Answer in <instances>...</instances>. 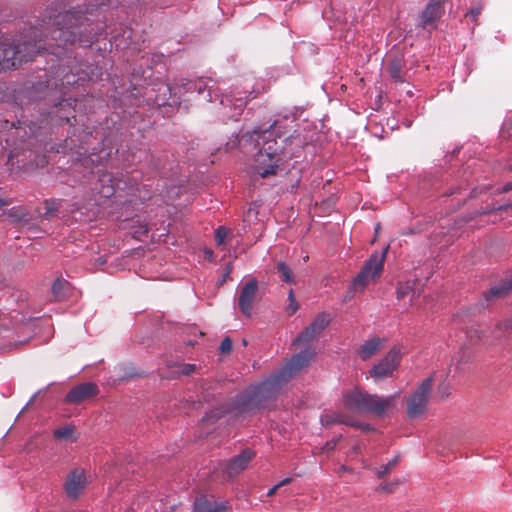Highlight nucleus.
I'll list each match as a JSON object with an SVG mask.
<instances>
[{"label": "nucleus", "mask_w": 512, "mask_h": 512, "mask_svg": "<svg viewBox=\"0 0 512 512\" xmlns=\"http://www.w3.org/2000/svg\"><path fill=\"white\" fill-rule=\"evenodd\" d=\"M52 24L49 36L42 39L38 27L24 28L18 39L0 32V71H5L32 61L41 50L59 55L57 49H68L76 43L83 47L92 45L104 32L105 24L98 6L89 5L84 10L73 9L58 13L48 20L42 19V27Z\"/></svg>", "instance_id": "f257e3e1"}, {"label": "nucleus", "mask_w": 512, "mask_h": 512, "mask_svg": "<svg viewBox=\"0 0 512 512\" xmlns=\"http://www.w3.org/2000/svg\"><path fill=\"white\" fill-rule=\"evenodd\" d=\"M313 357V350L309 348L302 350L295 354L279 371L258 384V411L268 409L270 407L268 402L274 400L282 386L308 366Z\"/></svg>", "instance_id": "f03ea898"}, {"label": "nucleus", "mask_w": 512, "mask_h": 512, "mask_svg": "<svg viewBox=\"0 0 512 512\" xmlns=\"http://www.w3.org/2000/svg\"><path fill=\"white\" fill-rule=\"evenodd\" d=\"M276 121L268 128L258 126V141L262 140V148L258 150V175L266 178L275 175L279 165L295 156L294 149L281 146L277 139L281 136L276 133Z\"/></svg>", "instance_id": "7ed1b4c3"}, {"label": "nucleus", "mask_w": 512, "mask_h": 512, "mask_svg": "<svg viewBox=\"0 0 512 512\" xmlns=\"http://www.w3.org/2000/svg\"><path fill=\"white\" fill-rule=\"evenodd\" d=\"M399 395L400 393L397 392L393 395L382 397L356 388L343 395V404L349 410L382 417L395 407Z\"/></svg>", "instance_id": "20e7f679"}, {"label": "nucleus", "mask_w": 512, "mask_h": 512, "mask_svg": "<svg viewBox=\"0 0 512 512\" xmlns=\"http://www.w3.org/2000/svg\"><path fill=\"white\" fill-rule=\"evenodd\" d=\"M255 403L256 386L250 385L247 390L237 395L236 400L233 403V406L230 407L229 409L220 407L206 413V415L202 418V424H213L226 413H233L235 416H238L252 409Z\"/></svg>", "instance_id": "39448f33"}, {"label": "nucleus", "mask_w": 512, "mask_h": 512, "mask_svg": "<svg viewBox=\"0 0 512 512\" xmlns=\"http://www.w3.org/2000/svg\"><path fill=\"white\" fill-rule=\"evenodd\" d=\"M388 246L381 252H374L365 262L360 272L354 278L352 284L355 290L363 289L370 280L379 277L385 262Z\"/></svg>", "instance_id": "423d86ee"}, {"label": "nucleus", "mask_w": 512, "mask_h": 512, "mask_svg": "<svg viewBox=\"0 0 512 512\" xmlns=\"http://www.w3.org/2000/svg\"><path fill=\"white\" fill-rule=\"evenodd\" d=\"M433 386V378L424 379L407 399V415L411 419L422 416L427 409Z\"/></svg>", "instance_id": "0eeeda50"}, {"label": "nucleus", "mask_w": 512, "mask_h": 512, "mask_svg": "<svg viewBox=\"0 0 512 512\" xmlns=\"http://www.w3.org/2000/svg\"><path fill=\"white\" fill-rule=\"evenodd\" d=\"M253 456V450L245 449L240 455L233 457L229 461L219 463L218 469L227 479H232L247 467Z\"/></svg>", "instance_id": "6e6552de"}, {"label": "nucleus", "mask_w": 512, "mask_h": 512, "mask_svg": "<svg viewBox=\"0 0 512 512\" xmlns=\"http://www.w3.org/2000/svg\"><path fill=\"white\" fill-rule=\"evenodd\" d=\"M399 361V351L396 349L390 350L385 357L371 368V377L380 380L392 376L399 365Z\"/></svg>", "instance_id": "1a4fd4ad"}, {"label": "nucleus", "mask_w": 512, "mask_h": 512, "mask_svg": "<svg viewBox=\"0 0 512 512\" xmlns=\"http://www.w3.org/2000/svg\"><path fill=\"white\" fill-rule=\"evenodd\" d=\"M328 313H319L312 323L307 326L294 340V344H307L316 338L330 323Z\"/></svg>", "instance_id": "9d476101"}, {"label": "nucleus", "mask_w": 512, "mask_h": 512, "mask_svg": "<svg viewBox=\"0 0 512 512\" xmlns=\"http://www.w3.org/2000/svg\"><path fill=\"white\" fill-rule=\"evenodd\" d=\"M98 393L99 389L95 383H81L69 390L65 396V402L69 404H79L95 397Z\"/></svg>", "instance_id": "9b49d317"}, {"label": "nucleus", "mask_w": 512, "mask_h": 512, "mask_svg": "<svg viewBox=\"0 0 512 512\" xmlns=\"http://www.w3.org/2000/svg\"><path fill=\"white\" fill-rule=\"evenodd\" d=\"M120 179L114 177L110 172H102L99 175L96 185L97 193L101 198L109 199L112 197L117 189H123Z\"/></svg>", "instance_id": "f8f14e48"}, {"label": "nucleus", "mask_w": 512, "mask_h": 512, "mask_svg": "<svg viewBox=\"0 0 512 512\" xmlns=\"http://www.w3.org/2000/svg\"><path fill=\"white\" fill-rule=\"evenodd\" d=\"M443 13L442 0H431L421 15L420 26L422 28H435L436 22Z\"/></svg>", "instance_id": "ddd939ff"}, {"label": "nucleus", "mask_w": 512, "mask_h": 512, "mask_svg": "<svg viewBox=\"0 0 512 512\" xmlns=\"http://www.w3.org/2000/svg\"><path fill=\"white\" fill-rule=\"evenodd\" d=\"M255 300L256 279L253 278L246 283L239 295V308L244 315H252Z\"/></svg>", "instance_id": "4468645a"}, {"label": "nucleus", "mask_w": 512, "mask_h": 512, "mask_svg": "<svg viewBox=\"0 0 512 512\" xmlns=\"http://www.w3.org/2000/svg\"><path fill=\"white\" fill-rule=\"evenodd\" d=\"M86 485V478L83 472L73 470L67 477L65 490L68 497L76 499L83 491Z\"/></svg>", "instance_id": "2eb2a0df"}, {"label": "nucleus", "mask_w": 512, "mask_h": 512, "mask_svg": "<svg viewBox=\"0 0 512 512\" xmlns=\"http://www.w3.org/2000/svg\"><path fill=\"white\" fill-rule=\"evenodd\" d=\"M405 63L402 57L394 56L387 65V72L395 83H404L406 81L404 71Z\"/></svg>", "instance_id": "dca6fc26"}, {"label": "nucleus", "mask_w": 512, "mask_h": 512, "mask_svg": "<svg viewBox=\"0 0 512 512\" xmlns=\"http://www.w3.org/2000/svg\"><path fill=\"white\" fill-rule=\"evenodd\" d=\"M185 93H197L199 95L207 92L206 99L211 101V87L208 85V80L199 78L196 80H186L182 84Z\"/></svg>", "instance_id": "f3484780"}, {"label": "nucleus", "mask_w": 512, "mask_h": 512, "mask_svg": "<svg viewBox=\"0 0 512 512\" xmlns=\"http://www.w3.org/2000/svg\"><path fill=\"white\" fill-rule=\"evenodd\" d=\"M383 340L379 337H374L365 341L358 349L360 358L364 361L372 358L381 348Z\"/></svg>", "instance_id": "a211bd4d"}, {"label": "nucleus", "mask_w": 512, "mask_h": 512, "mask_svg": "<svg viewBox=\"0 0 512 512\" xmlns=\"http://www.w3.org/2000/svg\"><path fill=\"white\" fill-rule=\"evenodd\" d=\"M512 290V280L501 281L499 284L492 286L484 296L487 301L506 297Z\"/></svg>", "instance_id": "6ab92c4d"}, {"label": "nucleus", "mask_w": 512, "mask_h": 512, "mask_svg": "<svg viewBox=\"0 0 512 512\" xmlns=\"http://www.w3.org/2000/svg\"><path fill=\"white\" fill-rule=\"evenodd\" d=\"M53 436L57 440L62 441H76L77 436L75 435V426L73 424H67L63 427L57 428L53 431Z\"/></svg>", "instance_id": "aec40b11"}, {"label": "nucleus", "mask_w": 512, "mask_h": 512, "mask_svg": "<svg viewBox=\"0 0 512 512\" xmlns=\"http://www.w3.org/2000/svg\"><path fill=\"white\" fill-rule=\"evenodd\" d=\"M225 507L206 499H197L194 505V512H223Z\"/></svg>", "instance_id": "412c9836"}, {"label": "nucleus", "mask_w": 512, "mask_h": 512, "mask_svg": "<svg viewBox=\"0 0 512 512\" xmlns=\"http://www.w3.org/2000/svg\"><path fill=\"white\" fill-rule=\"evenodd\" d=\"M304 145V140L302 137L297 135H290L288 137H285L281 139V146H286L287 148L294 149L295 155L300 151V149Z\"/></svg>", "instance_id": "4be33fe9"}, {"label": "nucleus", "mask_w": 512, "mask_h": 512, "mask_svg": "<svg viewBox=\"0 0 512 512\" xmlns=\"http://www.w3.org/2000/svg\"><path fill=\"white\" fill-rule=\"evenodd\" d=\"M67 285L68 283L61 279H56L54 281L51 291L56 301H60L66 297Z\"/></svg>", "instance_id": "5701e85b"}, {"label": "nucleus", "mask_w": 512, "mask_h": 512, "mask_svg": "<svg viewBox=\"0 0 512 512\" xmlns=\"http://www.w3.org/2000/svg\"><path fill=\"white\" fill-rule=\"evenodd\" d=\"M414 281H406L403 283H399L396 289V294L398 299H403L404 297L408 295L414 296Z\"/></svg>", "instance_id": "b1692460"}, {"label": "nucleus", "mask_w": 512, "mask_h": 512, "mask_svg": "<svg viewBox=\"0 0 512 512\" xmlns=\"http://www.w3.org/2000/svg\"><path fill=\"white\" fill-rule=\"evenodd\" d=\"M399 462V456H395L392 460H390L387 464L381 465L378 468H375V473L378 478L382 479L387 474H389L397 465Z\"/></svg>", "instance_id": "393cba45"}, {"label": "nucleus", "mask_w": 512, "mask_h": 512, "mask_svg": "<svg viewBox=\"0 0 512 512\" xmlns=\"http://www.w3.org/2000/svg\"><path fill=\"white\" fill-rule=\"evenodd\" d=\"M60 205H61V201L60 200L46 199L44 201L45 212L43 214V217L46 218V219H49L50 217H52L55 214V212H57V210L59 209Z\"/></svg>", "instance_id": "a878e982"}, {"label": "nucleus", "mask_w": 512, "mask_h": 512, "mask_svg": "<svg viewBox=\"0 0 512 512\" xmlns=\"http://www.w3.org/2000/svg\"><path fill=\"white\" fill-rule=\"evenodd\" d=\"M277 270L282 281L286 283H294V274L289 266L284 262H280L277 265Z\"/></svg>", "instance_id": "bb28decb"}, {"label": "nucleus", "mask_w": 512, "mask_h": 512, "mask_svg": "<svg viewBox=\"0 0 512 512\" xmlns=\"http://www.w3.org/2000/svg\"><path fill=\"white\" fill-rule=\"evenodd\" d=\"M500 136L505 140L512 139V119H508L503 123Z\"/></svg>", "instance_id": "cd10ccee"}, {"label": "nucleus", "mask_w": 512, "mask_h": 512, "mask_svg": "<svg viewBox=\"0 0 512 512\" xmlns=\"http://www.w3.org/2000/svg\"><path fill=\"white\" fill-rule=\"evenodd\" d=\"M288 299H289V304L286 308V311L289 315H293L298 310L299 306L294 297V292L292 289L289 290Z\"/></svg>", "instance_id": "c85d7f7f"}, {"label": "nucleus", "mask_w": 512, "mask_h": 512, "mask_svg": "<svg viewBox=\"0 0 512 512\" xmlns=\"http://www.w3.org/2000/svg\"><path fill=\"white\" fill-rule=\"evenodd\" d=\"M334 421H339V424L348 425L351 427L359 426V423L352 419L350 416H345L343 414H336Z\"/></svg>", "instance_id": "c756f323"}, {"label": "nucleus", "mask_w": 512, "mask_h": 512, "mask_svg": "<svg viewBox=\"0 0 512 512\" xmlns=\"http://www.w3.org/2000/svg\"><path fill=\"white\" fill-rule=\"evenodd\" d=\"M229 231L227 228L220 226L215 231V241L218 245H222L228 235Z\"/></svg>", "instance_id": "7c9ffc66"}, {"label": "nucleus", "mask_w": 512, "mask_h": 512, "mask_svg": "<svg viewBox=\"0 0 512 512\" xmlns=\"http://www.w3.org/2000/svg\"><path fill=\"white\" fill-rule=\"evenodd\" d=\"M219 350L222 354H228L232 350V341L229 337H225L219 347Z\"/></svg>", "instance_id": "2f4dec72"}, {"label": "nucleus", "mask_w": 512, "mask_h": 512, "mask_svg": "<svg viewBox=\"0 0 512 512\" xmlns=\"http://www.w3.org/2000/svg\"><path fill=\"white\" fill-rule=\"evenodd\" d=\"M496 329L500 330V331H510L512 330V316L499 322L497 325H496Z\"/></svg>", "instance_id": "473e14b6"}, {"label": "nucleus", "mask_w": 512, "mask_h": 512, "mask_svg": "<svg viewBox=\"0 0 512 512\" xmlns=\"http://www.w3.org/2000/svg\"><path fill=\"white\" fill-rule=\"evenodd\" d=\"M149 231L147 224H139L137 227H135L134 230V237L140 239L142 236L146 235Z\"/></svg>", "instance_id": "72a5a7b5"}, {"label": "nucleus", "mask_w": 512, "mask_h": 512, "mask_svg": "<svg viewBox=\"0 0 512 512\" xmlns=\"http://www.w3.org/2000/svg\"><path fill=\"white\" fill-rule=\"evenodd\" d=\"M291 482V478H285L283 479L282 481H280L278 484H276L275 486H273L268 492H267V496L270 497V496H273L276 491L283 485H286V484H289Z\"/></svg>", "instance_id": "f704fd0d"}, {"label": "nucleus", "mask_w": 512, "mask_h": 512, "mask_svg": "<svg viewBox=\"0 0 512 512\" xmlns=\"http://www.w3.org/2000/svg\"><path fill=\"white\" fill-rule=\"evenodd\" d=\"M481 13V6L471 8L467 13L466 17L472 18L474 21L477 20V17Z\"/></svg>", "instance_id": "c9c22d12"}, {"label": "nucleus", "mask_w": 512, "mask_h": 512, "mask_svg": "<svg viewBox=\"0 0 512 512\" xmlns=\"http://www.w3.org/2000/svg\"><path fill=\"white\" fill-rule=\"evenodd\" d=\"M337 413L331 414V415H325L321 417V422L323 425H331L334 423H339V421H334L335 415Z\"/></svg>", "instance_id": "e433bc0d"}, {"label": "nucleus", "mask_w": 512, "mask_h": 512, "mask_svg": "<svg viewBox=\"0 0 512 512\" xmlns=\"http://www.w3.org/2000/svg\"><path fill=\"white\" fill-rule=\"evenodd\" d=\"M196 369V366L194 364H183L181 369V374L183 375H190L192 374Z\"/></svg>", "instance_id": "4c0bfd02"}, {"label": "nucleus", "mask_w": 512, "mask_h": 512, "mask_svg": "<svg viewBox=\"0 0 512 512\" xmlns=\"http://www.w3.org/2000/svg\"><path fill=\"white\" fill-rule=\"evenodd\" d=\"M337 441L338 440H331V441L326 442V444L324 445L322 450L326 451V452L333 451L337 445Z\"/></svg>", "instance_id": "58836bf2"}, {"label": "nucleus", "mask_w": 512, "mask_h": 512, "mask_svg": "<svg viewBox=\"0 0 512 512\" xmlns=\"http://www.w3.org/2000/svg\"><path fill=\"white\" fill-rule=\"evenodd\" d=\"M65 107L72 108V100L71 99L62 100L59 103V110L63 111L65 109Z\"/></svg>", "instance_id": "ea45409f"}, {"label": "nucleus", "mask_w": 512, "mask_h": 512, "mask_svg": "<svg viewBox=\"0 0 512 512\" xmlns=\"http://www.w3.org/2000/svg\"><path fill=\"white\" fill-rule=\"evenodd\" d=\"M468 334H469V337H470V338H474V337H475L476 339H480V338H481V333H480L478 330H470V331L468 332Z\"/></svg>", "instance_id": "a19ab883"}, {"label": "nucleus", "mask_w": 512, "mask_h": 512, "mask_svg": "<svg viewBox=\"0 0 512 512\" xmlns=\"http://www.w3.org/2000/svg\"><path fill=\"white\" fill-rule=\"evenodd\" d=\"M59 117H60V119H64L66 123H71V122H70V119H71V118L75 119V115H72V116L70 117V113H65V114H63V115H60Z\"/></svg>", "instance_id": "79ce46f5"}, {"label": "nucleus", "mask_w": 512, "mask_h": 512, "mask_svg": "<svg viewBox=\"0 0 512 512\" xmlns=\"http://www.w3.org/2000/svg\"><path fill=\"white\" fill-rule=\"evenodd\" d=\"M357 428H361L362 430H365V431H371L373 430V428L371 427L370 424H360L359 423V426H356Z\"/></svg>", "instance_id": "37998d69"}, {"label": "nucleus", "mask_w": 512, "mask_h": 512, "mask_svg": "<svg viewBox=\"0 0 512 512\" xmlns=\"http://www.w3.org/2000/svg\"><path fill=\"white\" fill-rule=\"evenodd\" d=\"M144 376V373L143 372H139V373H134V374H128L125 376V378H128V379H131V378H134V377H143Z\"/></svg>", "instance_id": "c03bdc74"}, {"label": "nucleus", "mask_w": 512, "mask_h": 512, "mask_svg": "<svg viewBox=\"0 0 512 512\" xmlns=\"http://www.w3.org/2000/svg\"><path fill=\"white\" fill-rule=\"evenodd\" d=\"M511 190H512V182L505 184V186L502 188L503 192H509Z\"/></svg>", "instance_id": "a18cd8bd"}, {"label": "nucleus", "mask_w": 512, "mask_h": 512, "mask_svg": "<svg viewBox=\"0 0 512 512\" xmlns=\"http://www.w3.org/2000/svg\"><path fill=\"white\" fill-rule=\"evenodd\" d=\"M230 271H231L230 267H227L226 271H225V273L223 275V279H222L221 283H223L225 281V279L229 275Z\"/></svg>", "instance_id": "49530a36"}, {"label": "nucleus", "mask_w": 512, "mask_h": 512, "mask_svg": "<svg viewBox=\"0 0 512 512\" xmlns=\"http://www.w3.org/2000/svg\"><path fill=\"white\" fill-rule=\"evenodd\" d=\"M393 487H394V485L390 484V485L383 486V489L386 490L387 492H392Z\"/></svg>", "instance_id": "de8ad7c7"}, {"label": "nucleus", "mask_w": 512, "mask_h": 512, "mask_svg": "<svg viewBox=\"0 0 512 512\" xmlns=\"http://www.w3.org/2000/svg\"><path fill=\"white\" fill-rule=\"evenodd\" d=\"M6 205H8V202L5 201L4 199L0 198V208L4 207Z\"/></svg>", "instance_id": "09e8293b"}, {"label": "nucleus", "mask_w": 512, "mask_h": 512, "mask_svg": "<svg viewBox=\"0 0 512 512\" xmlns=\"http://www.w3.org/2000/svg\"><path fill=\"white\" fill-rule=\"evenodd\" d=\"M345 471H348V467L345 466V465H342L340 468H339V473L341 472H345Z\"/></svg>", "instance_id": "8fccbe9b"}, {"label": "nucleus", "mask_w": 512, "mask_h": 512, "mask_svg": "<svg viewBox=\"0 0 512 512\" xmlns=\"http://www.w3.org/2000/svg\"><path fill=\"white\" fill-rule=\"evenodd\" d=\"M507 207H511V208H512V204H510V205H505V206H500V207L498 208V210H506V209H507Z\"/></svg>", "instance_id": "3c124183"}, {"label": "nucleus", "mask_w": 512, "mask_h": 512, "mask_svg": "<svg viewBox=\"0 0 512 512\" xmlns=\"http://www.w3.org/2000/svg\"><path fill=\"white\" fill-rule=\"evenodd\" d=\"M109 2H110V0H103V1L99 4V6L106 5V4H108Z\"/></svg>", "instance_id": "603ef678"}, {"label": "nucleus", "mask_w": 512, "mask_h": 512, "mask_svg": "<svg viewBox=\"0 0 512 512\" xmlns=\"http://www.w3.org/2000/svg\"><path fill=\"white\" fill-rule=\"evenodd\" d=\"M75 82H76L75 80L71 81V80L67 77V80H66V83H67V84H71V83H75Z\"/></svg>", "instance_id": "864d4df0"}, {"label": "nucleus", "mask_w": 512, "mask_h": 512, "mask_svg": "<svg viewBox=\"0 0 512 512\" xmlns=\"http://www.w3.org/2000/svg\"><path fill=\"white\" fill-rule=\"evenodd\" d=\"M206 254H207L208 259H210V257L212 256V251H207Z\"/></svg>", "instance_id": "5fc2aeb1"}, {"label": "nucleus", "mask_w": 512, "mask_h": 512, "mask_svg": "<svg viewBox=\"0 0 512 512\" xmlns=\"http://www.w3.org/2000/svg\"><path fill=\"white\" fill-rule=\"evenodd\" d=\"M243 344L246 346L247 345V341L246 339H243Z\"/></svg>", "instance_id": "6e6d98bb"}]
</instances>
